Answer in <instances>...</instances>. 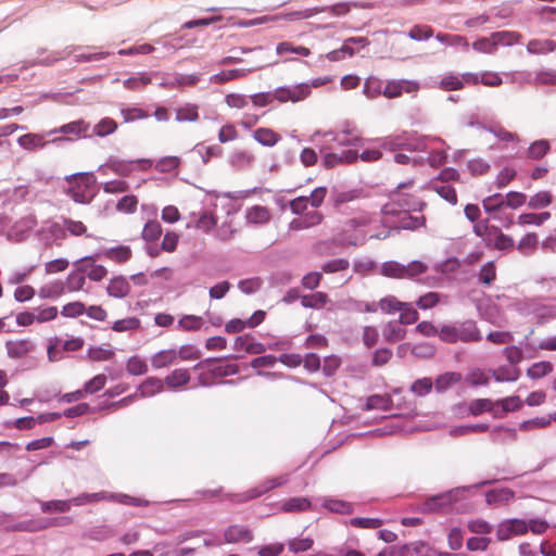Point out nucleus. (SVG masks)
<instances>
[{
  "instance_id": "nucleus-1",
  "label": "nucleus",
  "mask_w": 556,
  "mask_h": 556,
  "mask_svg": "<svg viewBox=\"0 0 556 556\" xmlns=\"http://www.w3.org/2000/svg\"><path fill=\"white\" fill-rule=\"evenodd\" d=\"M66 194L76 203L87 204L93 197L94 176L91 173H77L65 177Z\"/></svg>"
},
{
  "instance_id": "nucleus-2",
  "label": "nucleus",
  "mask_w": 556,
  "mask_h": 556,
  "mask_svg": "<svg viewBox=\"0 0 556 556\" xmlns=\"http://www.w3.org/2000/svg\"><path fill=\"white\" fill-rule=\"evenodd\" d=\"M384 223H389L395 229L416 230L426 226L424 215H412L410 211L397 210L395 203H387L382 207Z\"/></svg>"
},
{
  "instance_id": "nucleus-3",
  "label": "nucleus",
  "mask_w": 556,
  "mask_h": 556,
  "mask_svg": "<svg viewBox=\"0 0 556 556\" xmlns=\"http://www.w3.org/2000/svg\"><path fill=\"white\" fill-rule=\"evenodd\" d=\"M481 339L480 330L472 320H466L458 325H443L440 328V340L445 343L478 342Z\"/></svg>"
},
{
  "instance_id": "nucleus-4",
  "label": "nucleus",
  "mask_w": 556,
  "mask_h": 556,
  "mask_svg": "<svg viewBox=\"0 0 556 556\" xmlns=\"http://www.w3.org/2000/svg\"><path fill=\"white\" fill-rule=\"evenodd\" d=\"M288 481L289 473H283L277 477L268 478L261 482L260 484H257L256 486L251 488L244 492L229 494V500L236 504L245 503L251 500L257 498L276 488L286 484Z\"/></svg>"
},
{
  "instance_id": "nucleus-5",
  "label": "nucleus",
  "mask_w": 556,
  "mask_h": 556,
  "mask_svg": "<svg viewBox=\"0 0 556 556\" xmlns=\"http://www.w3.org/2000/svg\"><path fill=\"white\" fill-rule=\"evenodd\" d=\"M528 533V522L523 519L511 518L497 525L496 538L498 541H508L514 536Z\"/></svg>"
},
{
  "instance_id": "nucleus-6",
  "label": "nucleus",
  "mask_w": 556,
  "mask_h": 556,
  "mask_svg": "<svg viewBox=\"0 0 556 556\" xmlns=\"http://www.w3.org/2000/svg\"><path fill=\"white\" fill-rule=\"evenodd\" d=\"M90 260H92L91 256H85L74 263L75 269L72 270L67 275L66 280L63 281L66 292H76L84 288L86 285L85 271L88 269L86 264H88Z\"/></svg>"
},
{
  "instance_id": "nucleus-7",
  "label": "nucleus",
  "mask_w": 556,
  "mask_h": 556,
  "mask_svg": "<svg viewBox=\"0 0 556 556\" xmlns=\"http://www.w3.org/2000/svg\"><path fill=\"white\" fill-rule=\"evenodd\" d=\"M419 84L415 80H389L382 89V94L386 98L393 99L401 97L403 93L416 94L419 91Z\"/></svg>"
},
{
  "instance_id": "nucleus-8",
  "label": "nucleus",
  "mask_w": 556,
  "mask_h": 556,
  "mask_svg": "<svg viewBox=\"0 0 556 556\" xmlns=\"http://www.w3.org/2000/svg\"><path fill=\"white\" fill-rule=\"evenodd\" d=\"M414 181L409 180L404 184H400L397 186V191L393 193V202L395 205H399V210H407V211H421L426 203L422 202L418 197L414 194H405L402 193L401 190L407 187L413 186Z\"/></svg>"
},
{
  "instance_id": "nucleus-9",
  "label": "nucleus",
  "mask_w": 556,
  "mask_h": 556,
  "mask_svg": "<svg viewBox=\"0 0 556 556\" xmlns=\"http://www.w3.org/2000/svg\"><path fill=\"white\" fill-rule=\"evenodd\" d=\"M311 93V87L306 84H300L294 87H280L276 89L274 94V100L279 102H299L308 97Z\"/></svg>"
},
{
  "instance_id": "nucleus-10",
  "label": "nucleus",
  "mask_w": 556,
  "mask_h": 556,
  "mask_svg": "<svg viewBox=\"0 0 556 556\" xmlns=\"http://www.w3.org/2000/svg\"><path fill=\"white\" fill-rule=\"evenodd\" d=\"M137 165H139L141 169L146 170L152 166V161L149 159H138L132 161L112 160L108 164L109 168L113 173L124 177L129 176L137 168Z\"/></svg>"
},
{
  "instance_id": "nucleus-11",
  "label": "nucleus",
  "mask_w": 556,
  "mask_h": 556,
  "mask_svg": "<svg viewBox=\"0 0 556 556\" xmlns=\"http://www.w3.org/2000/svg\"><path fill=\"white\" fill-rule=\"evenodd\" d=\"M178 358L181 359H191V358H198V355H186L184 351H176V350H163L154 354L151 358V364L155 369H161L164 367H167L174 363L177 362Z\"/></svg>"
},
{
  "instance_id": "nucleus-12",
  "label": "nucleus",
  "mask_w": 556,
  "mask_h": 556,
  "mask_svg": "<svg viewBox=\"0 0 556 556\" xmlns=\"http://www.w3.org/2000/svg\"><path fill=\"white\" fill-rule=\"evenodd\" d=\"M5 349L10 358L21 359L27 357L35 350V344L30 339L9 340L5 343Z\"/></svg>"
},
{
  "instance_id": "nucleus-13",
  "label": "nucleus",
  "mask_w": 556,
  "mask_h": 556,
  "mask_svg": "<svg viewBox=\"0 0 556 556\" xmlns=\"http://www.w3.org/2000/svg\"><path fill=\"white\" fill-rule=\"evenodd\" d=\"M254 538L253 531L243 525L229 526L224 532L226 543H250Z\"/></svg>"
},
{
  "instance_id": "nucleus-14",
  "label": "nucleus",
  "mask_w": 556,
  "mask_h": 556,
  "mask_svg": "<svg viewBox=\"0 0 556 556\" xmlns=\"http://www.w3.org/2000/svg\"><path fill=\"white\" fill-rule=\"evenodd\" d=\"M50 231L51 233H56V231H67L71 236L74 237L89 236L87 233V226L83 222L74 220L72 218H63L62 226L59 224H53L50 228ZM63 237H65V233H63Z\"/></svg>"
},
{
  "instance_id": "nucleus-15",
  "label": "nucleus",
  "mask_w": 556,
  "mask_h": 556,
  "mask_svg": "<svg viewBox=\"0 0 556 556\" xmlns=\"http://www.w3.org/2000/svg\"><path fill=\"white\" fill-rule=\"evenodd\" d=\"M252 138L263 147L273 148L281 140V135L269 127H260L252 132Z\"/></svg>"
},
{
  "instance_id": "nucleus-16",
  "label": "nucleus",
  "mask_w": 556,
  "mask_h": 556,
  "mask_svg": "<svg viewBox=\"0 0 556 556\" xmlns=\"http://www.w3.org/2000/svg\"><path fill=\"white\" fill-rule=\"evenodd\" d=\"M456 501L457 494L454 491H448L428 498L425 503V506L428 510H440L450 507Z\"/></svg>"
},
{
  "instance_id": "nucleus-17",
  "label": "nucleus",
  "mask_w": 556,
  "mask_h": 556,
  "mask_svg": "<svg viewBox=\"0 0 556 556\" xmlns=\"http://www.w3.org/2000/svg\"><path fill=\"white\" fill-rule=\"evenodd\" d=\"M131 287L128 280L123 276L114 277L110 280L106 292L113 298H125L130 293Z\"/></svg>"
},
{
  "instance_id": "nucleus-18",
  "label": "nucleus",
  "mask_w": 556,
  "mask_h": 556,
  "mask_svg": "<svg viewBox=\"0 0 556 556\" xmlns=\"http://www.w3.org/2000/svg\"><path fill=\"white\" fill-rule=\"evenodd\" d=\"M515 497L513 490L508 488L494 489L485 493V502L489 505H504Z\"/></svg>"
},
{
  "instance_id": "nucleus-19",
  "label": "nucleus",
  "mask_w": 556,
  "mask_h": 556,
  "mask_svg": "<svg viewBox=\"0 0 556 556\" xmlns=\"http://www.w3.org/2000/svg\"><path fill=\"white\" fill-rule=\"evenodd\" d=\"M255 162V155L249 150H236L230 154L229 163L238 169L251 167Z\"/></svg>"
},
{
  "instance_id": "nucleus-20",
  "label": "nucleus",
  "mask_w": 556,
  "mask_h": 556,
  "mask_svg": "<svg viewBox=\"0 0 556 556\" xmlns=\"http://www.w3.org/2000/svg\"><path fill=\"white\" fill-rule=\"evenodd\" d=\"M400 556H452L450 554H438L434 549L428 547L421 542H415L403 547Z\"/></svg>"
},
{
  "instance_id": "nucleus-21",
  "label": "nucleus",
  "mask_w": 556,
  "mask_h": 556,
  "mask_svg": "<svg viewBox=\"0 0 556 556\" xmlns=\"http://www.w3.org/2000/svg\"><path fill=\"white\" fill-rule=\"evenodd\" d=\"M164 390V381L157 377L147 378L138 388L140 397L153 396Z\"/></svg>"
},
{
  "instance_id": "nucleus-22",
  "label": "nucleus",
  "mask_w": 556,
  "mask_h": 556,
  "mask_svg": "<svg viewBox=\"0 0 556 556\" xmlns=\"http://www.w3.org/2000/svg\"><path fill=\"white\" fill-rule=\"evenodd\" d=\"M522 405H523V402L517 395L507 396L505 399L497 400L496 401V406H501L502 410L501 412H498V410L494 412V417L502 418L507 413L516 412V410L521 409Z\"/></svg>"
},
{
  "instance_id": "nucleus-23",
  "label": "nucleus",
  "mask_w": 556,
  "mask_h": 556,
  "mask_svg": "<svg viewBox=\"0 0 556 556\" xmlns=\"http://www.w3.org/2000/svg\"><path fill=\"white\" fill-rule=\"evenodd\" d=\"M65 293V283L62 280L51 281L38 290V295L41 299H58Z\"/></svg>"
},
{
  "instance_id": "nucleus-24",
  "label": "nucleus",
  "mask_w": 556,
  "mask_h": 556,
  "mask_svg": "<svg viewBox=\"0 0 556 556\" xmlns=\"http://www.w3.org/2000/svg\"><path fill=\"white\" fill-rule=\"evenodd\" d=\"M191 377L190 372L186 368H178L173 370L169 375L165 377L164 384L169 388H179L189 383Z\"/></svg>"
},
{
  "instance_id": "nucleus-25",
  "label": "nucleus",
  "mask_w": 556,
  "mask_h": 556,
  "mask_svg": "<svg viewBox=\"0 0 556 556\" xmlns=\"http://www.w3.org/2000/svg\"><path fill=\"white\" fill-rule=\"evenodd\" d=\"M329 302V296L325 292H315L301 296V304L306 308L320 309Z\"/></svg>"
},
{
  "instance_id": "nucleus-26",
  "label": "nucleus",
  "mask_w": 556,
  "mask_h": 556,
  "mask_svg": "<svg viewBox=\"0 0 556 556\" xmlns=\"http://www.w3.org/2000/svg\"><path fill=\"white\" fill-rule=\"evenodd\" d=\"M496 401L491 399H476L468 404V410L472 416H479L483 413H492L494 415Z\"/></svg>"
},
{
  "instance_id": "nucleus-27",
  "label": "nucleus",
  "mask_w": 556,
  "mask_h": 556,
  "mask_svg": "<svg viewBox=\"0 0 556 556\" xmlns=\"http://www.w3.org/2000/svg\"><path fill=\"white\" fill-rule=\"evenodd\" d=\"M462 380V375L455 371L444 372L437 377L433 386L437 392L441 393L450 389L452 386L458 383Z\"/></svg>"
},
{
  "instance_id": "nucleus-28",
  "label": "nucleus",
  "mask_w": 556,
  "mask_h": 556,
  "mask_svg": "<svg viewBox=\"0 0 556 556\" xmlns=\"http://www.w3.org/2000/svg\"><path fill=\"white\" fill-rule=\"evenodd\" d=\"M199 117V106L197 104L186 103L176 110V121L179 123H194Z\"/></svg>"
},
{
  "instance_id": "nucleus-29",
  "label": "nucleus",
  "mask_w": 556,
  "mask_h": 556,
  "mask_svg": "<svg viewBox=\"0 0 556 556\" xmlns=\"http://www.w3.org/2000/svg\"><path fill=\"white\" fill-rule=\"evenodd\" d=\"M18 144L28 151L41 149L46 146L45 137L39 134H25L17 140Z\"/></svg>"
},
{
  "instance_id": "nucleus-30",
  "label": "nucleus",
  "mask_w": 556,
  "mask_h": 556,
  "mask_svg": "<svg viewBox=\"0 0 556 556\" xmlns=\"http://www.w3.org/2000/svg\"><path fill=\"white\" fill-rule=\"evenodd\" d=\"M103 254L106 258L118 264L128 262L132 256L131 249L127 245H119L108 249Z\"/></svg>"
},
{
  "instance_id": "nucleus-31",
  "label": "nucleus",
  "mask_w": 556,
  "mask_h": 556,
  "mask_svg": "<svg viewBox=\"0 0 556 556\" xmlns=\"http://www.w3.org/2000/svg\"><path fill=\"white\" fill-rule=\"evenodd\" d=\"M406 330L400 323L389 321L383 329V338L389 343L401 341L405 338Z\"/></svg>"
},
{
  "instance_id": "nucleus-32",
  "label": "nucleus",
  "mask_w": 556,
  "mask_h": 556,
  "mask_svg": "<svg viewBox=\"0 0 556 556\" xmlns=\"http://www.w3.org/2000/svg\"><path fill=\"white\" fill-rule=\"evenodd\" d=\"M311 508V501L306 497L298 496L291 497L282 503V510L285 513H299L305 511Z\"/></svg>"
},
{
  "instance_id": "nucleus-33",
  "label": "nucleus",
  "mask_w": 556,
  "mask_h": 556,
  "mask_svg": "<svg viewBox=\"0 0 556 556\" xmlns=\"http://www.w3.org/2000/svg\"><path fill=\"white\" fill-rule=\"evenodd\" d=\"M483 208L490 214H494L493 217L501 219V208L505 205V199L502 194H493L488 197L482 202Z\"/></svg>"
},
{
  "instance_id": "nucleus-34",
  "label": "nucleus",
  "mask_w": 556,
  "mask_h": 556,
  "mask_svg": "<svg viewBox=\"0 0 556 556\" xmlns=\"http://www.w3.org/2000/svg\"><path fill=\"white\" fill-rule=\"evenodd\" d=\"M74 505L73 498L71 500H53L48 502H41L40 508L42 513H66Z\"/></svg>"
},
{
  "instance_id": "nucleus-35",
  "label": "nucleus",
  "mask_w": 556,
  "mask_h": 556,
  "mask_svg": "<svg viewBox=\"0 0 556 556\" xmlns=\"http://www.w3.org/2000/svg\"><path fill=\"white\" fill-rule=\"evenodd\" d=\"M431 189L450 204L455 205L457 203L456 190L450 184L431 182Z\"/></svg>"
},
{
  "instance_id": "nucleus-36",
  "label": "nucleus",
  "mask_w": 556,
  "mask_h": 556,
  "mask_svg": "<svg viewBox=\"0 0 556 556\" xmlns=\"http://www.w3.org/2000/svg\"><path fill=\"white\" fill-rule=\"evenodd\" d=\"M495 50L501 46H511L519 41L520 35L514 31H496L491 34Z\"/></svg>"
},
{
  "instance_id": "nucleus-37",
  "label": "nucleus",
  "mask_w": 556,
  "mask_h": 556,
  "mask_svg": "<svg viewBox=\"0 0 556 556\" xmlns=\"http://www.w3.org/2000/svg\"><path fill=\"white\" fill-rule=\"evenodd\" d=\"M553 369L554 366L551 362L542 361L532 364L527 369V376L531 379H540L551 374Z\"/></svg>"
},
{
  "instance_id": "nucleus-38",
  "label": "nucleus",
  "mask_w": 556,
  "mask_h": 556,
  "mask_svg": "<svg viewBox=\"0 0 556 556\" xmlns=\"http://www.w3.org/2000/svg\"><path fill=\"white\" fill-rule=\"evenodd\" d=\"M270 218L269 211L260 205L252 206L247 212V219L251 224H266Z\"/></svg>"
},
{
  "instance_id": "nucleus-39",
  "label": "nucleus",
  "mask_w": 556,
  "mask_h": 556,
  "mask_svg": "<svg viewBox=\"0 0 556 556\" xmlns=\"http://www.w3.org/2000/svg\"><path fill=\"white\" fill-rule=\"evenodd\" d=\"M110 493L105 491L97 492V493H83L76 497H73V502L75 506H83L90 503H97L100 501H109Z\"/></svg>"
},
{
  "instance_id": "nucleus-40",
  "label": "nucleus",
  "mask_w": 556,
  "mask_h": 556,
  "mask_svg": "<svg viewBox=\"0 0 556 556\" xmlns=\"http://www.w3.org/2000/svg\"><path fill=\"white\" fill-rule=\"evenodd\" d=\"M138 197L135 194H127L121 198L116 203V210L123 214H132L138 207Z\"/></svg>"
},
{
  "instance_id": "nucleus-41",
  "label": "nucleus",
  "mask_w": 556,
  "mask_h": 556,
  "mask_svg": "<svg viewBox=\"0 0 556 556\" xmlns=\"http://www.w3.org/2000/svg\"><path fill=\"white\" fill-rule=\"evenodd\" d=\"M439 88L444 91L462 90L464 88V83L460 76L455 74H447L441 78Z\"/></svg>"
},
{
  "instance_id": "nucleus-42",
  "label": "nucleus",
  "mask_w": 556,
  "mask_h": 556,
  "mask_svg": "<svg viewBox=\"0 0 556 556\" xmlns=\"http://www.w3.org/2000/svg\"><path fill=\"white\" fill-rule=\"evenodd\" d=\"M381 273L386 277L395 278V279H405V265H402L397 262H386L381 267Z\"/></svg>"
},
{
  "instance_id": "nucleus-43",
  "label": "nucleus",
  "mask_w": 556,
  "mask_h": 556,
  "mask_svg": "<svg viewBox=\"0 0 556 556\" xmlns=\"http://www.w3.org/2000/svg\"><path fill=\"white\" fill-rule=\"evenodd\" d=\"M109 501L116 502V503H119L123 505L137 506V507L147 506L149 504L148 501H146V500L130 496V495L124 494V493H110Z\"/></svg>"
},
{
  "instance_id": "nucleus-44",
  "label": "nucleus",
  "mask_w": 556,
  "mask_h": 556,
  "mask_svg": "<svg viewBox=\"0 0 556 556\" xmlns=\"http://www.w3.org/2000/svg\"><path fill=\"white\" fill-rule=\"evenodd\" d=\"M126 370L129 375L141 376L148 371V364L139 356H131L126 363Z\"/></svg>"
},
{
  "instance_id": "nucleus-45",
  "label": "nucleus",
  "mask_w": 556,
  "mask_h": 556,
  "mask_svg": "<svg viewBox=\"0 0 556 556\" xmlns=\"http://www.w3.org/2000/svg\"><path fill=\"white\" fill-rule=\"evenodd\" d=\"M92 260L88 262L87 267L88 269L85 271L87 274V277L92 281H101L104 279L108 275V269L103 265L96 264L94 256H91Z\"/></svg>"
},
{
  "instance_id": "nucleus-46",
  "label": "nucleus",
  "mask_w": 556,
  "mask_h": 556,
  "mask_svg": "<svg viewBox=\"0 0 556 556\" xmlns=\"http://www.w3.org/2000/svg\"><path fill=\"white\" fill-rule=\"evenodd\" d=\"M551 213L543 212L540 214L536 213H523L518 217V224L520 225H542L545 220L549 219Z\"/></svg>"
},
{
  "instance_id": "nucleus-47",
  "label": "nucleus",
  "mask_w": 556,
  "mask_h": 556,
  "mask_svg": "<svg viewBox=\"0 0 556 556\" xmlns=\"http://www.w3.org/2000/svg\"><path fill=\"white\" fill-rule=\"evenodd\" d=\"M287 545L291 553L298 554L309 551L314 545V540L311 538H294L289 540Z\"/></svg>"
},
{
  "instance_id": "nucleus-48",
  "label": "nucleus",
  "mask_w": 556,
  "mask_h": 556,
  "mask_svg": "<svg viewBox=\"0 0 556 556\" xmlns=\"http://www.w3.org/2000/svg\"><path fill=\"white\" fill-rule=\"evenodd\" d=\"M528 51L531 53H548L556 49V42L549 39L529 41Z\"/></svg>"
},
{
  "instance_id": "nucleus-49",
  "label": "nucleus",
  "mask_w": 556,
  "mask_h": 556,
  "mask_svg": "<svg viewBox=\"0 0 556 556\" xmlns=\"http://www.w3.org/2000/svg\"><path fill=\"white\" fill-rule=\"evenodd\" d=\"M202 325H203L202 317L195 316V315H184L178 320V327L185 331H197V330L201 329Z\"/></svg>"
},
{
  "instance_id": "nucleus-50",
  "label": "nucleus",
  "mask_w": 556,
  "mask_h": 556,
  "mask_svg": "<svg viewBox=\"0 0 556 556\" xmlns=\"http://www.w3.org/2000/svg\"><path fill=\"white\" fill-rule=\"evenodd\" d=\"M552 200L549 191H540L530 198L528 206L533 210L544 208L552 203Z\"/></svg>"
},
{
  "instance_id": "nucleus-51",
  "label": "nucleus",
  "mask_w": 556,
  "mask_h": 556,
  "mask_svg": "<svg viewBox=\"0 0 556 556\" xmlns=\"http://www.w3.org/2000/svg\"><path fill=\"white\" fill-rule=\"evenodd\" d=\"M115 356V352L111 348L94 346L88 351V357L93 362L110 361Z\"/></svg>"
},
{
  "instance_id": "nucleus-52",
  "label": "nucleus",
  "mask_w": 556,
  "mask_h": 556,
  "mask_svg": "<svg viewBox=\"0 0 556 556\" xmlns=\"http://www.w3.org/2000/svg\"><path fill=\"white\" fill-rule=\"evenodd\" d=\"M141 325V321L137 317H127L114 321L112 329L116 332L132 331L137 330Z\"/></svg>"
},
{
  "instance_id": "nucleus-53",
  "label": "nucleus",
  "mask_w": 556,
  "mask_h": 556,
  "mask_svg": "<svg viewBox=\"0 0 556 556\" xmlns=\"http://www.w3.org/2000/svg\"><path fill=\"white\" fill-rule=\"evenodd\" d=\"M551 146L547 140H538L531 143L528 149V156L533 160H540L549 151Z\"/></svg>"
},
{
  "instance_id": "nucleus-54",
  "label": "nucleus",
  "mask_w": 556,
  "mask_h": 556,
  "mask_svg": "<svg viewBox=\"0 0 556 556\" xmlns=\"http://www.w3.org/2000/svg\"><path fill=\"white\" fill-rule=\"evenodd\" d=\"M467 529L475 534L486 535L493 530V527L484 519L477 518L467 522Z\"/></svg>"
},
{
  "instance_id": "nucleus-55",
  "label": "nucleus",
  "mask_w": 556,
  "mask_h": 556,
  "mask_svg": "<svg viewBox=\"0 0 556 556\" xmlns=\"http://www.w3.org/2000/svg\"><path fill=\"white\" fill-rule=\"evenodd\" d=\"M116 129L117 123L110 117H104L93 127V134L99 137H104L113 134Z\"/></svg>"
},
{
  "instance_id": "nucleus-56",
  "label": "nucleus",
  "mask_w": 556,
  "mask_h": 556,
  "mask_svg": "<svg viewBox=\"0 0 556 556\" xmlns=\"http://www.w3.org/2000/svg\"><path fill=\"white\" fill-rule=\"evenodd\" d=\"M108 378L104 374H99L92 377L90 380L85 382L84 391L87 394H94L101 391L106 384Z\"/></svg>"
},
{
  "instance_id": "nucleus-57",
  "label": "nucleus",
  "mask_w": 556,
  "mask_h": 556,
  "mask_svg": "<svg viewBox=\"0 0 556 556\" xmlns=\"http://www.w3.org/2000/svg\"><path fill=\"white\" fill-rule=\"evenodd\" d=\"M433 387L434 386H433V381L431 380V378L425 377L421 379H417L410 386V391L417 396H426L432 391Z\"/></svg>"
},
{
  "instance_id": "nucleus-58",
  "label": "nucleus",
  "mask_w": 556,
  "mask_h": 556,
  "mask_svg": "<svg viewBox=\"0 0 556 556\" xmlns=\"http://www.w3.org/2000/svg\"><path fill=\"white\" fill-rule=\"evenodd\" d=\"M162 235V226L157 220H149L142 230V238L146 241H155Z\"/></svg>"
},
{
  "instance_id": "nucleus-59",
  "label": "nucleus",
  "mask_w": 556,
  "mask_h": 556,
  "mask_svg": "<svg viewBox=\"0 0 556 556\" xmlns=\"http://www.w3.org/2000/svg\"><path fill=\"white\" fill-rule=\"evenodd\" d=\"M403 303L404 302L399 301L395 296L388 295L379 301L378 306L383 313L391 314L403 308Z\"/></svg>"
},
{
  "instance_id": "nucleus-60",
  "label": "nucleus",
  "mask_w": 556,
  "mask_h": 556,
  "mask_svg": "<svg viewBox=\"0 0 556 556\" xmlns=\"http://www.w3.org/2000/svg\"><path fill=\"white\" fill-rule=\"evenodd\" d=\"M491 542V538L488 536H471L466 542V548L470 552H484Z\"/></svg>"
},
{
  "instance_id": "nucleus-61",
  "label": "nucleus",
  "mask_w": 556,
  "mask_h": 556,
  "mask_svg": "<svg viewBox=\"0 0 556 556\" xmlns=\"http://www.w3.org/2000/svg\"><path fill=\"white\" fill-rule=\"evenodd\" d=\"M399 312L400 314V324L404 325H410L418 320L419 314L418 312L412 306L410 303H403V308H401Z\"/></svg>"
},
{
  "instance_id": "nucleus-62",
  "label": "nucleus",
  "mask_w": 556,
  "mask_h": 556,
  "mask_svg": "<svg viewBox=\"0 0 556 556\" xmlns=\"http://www.w3.org/2000/svg\"><path fill=\"white\" fill-rule=\"evenodd\" d=\"M441 301V294L438 292H428L421 296L416 302V305L420 309H429L437 306Z\"/></svg>"
},
{
  "instance_id": "nucleus-63",
  "label": "nucleus",
  "mask_w": 556,
  "mask_h": 556,
  "mask_svg": "<svg viewBox=\"0 0 556 556\" xmlns=\"http://www.w3.org/2000/svg\"><path fill=\"white\" fill-rule=\"evenodd\" d=\"M179 165L180 159L178 156H165L156 162L155 168L160 173H170L177 169Z\"/></svg>"
},
{
  "instance_id": "nucleus-64",
  "label": "nucleus",
  "mask_w": 556,
  "mask_h": 556,
  "mask_svg": "<svg viewBox=\"0 0 556 556\" xmlns=\"http://www.w3.org/2000/svg\"><path fill=\"white\" fill-rule=\"evenodd\" d=\"M85 304L83 302L75 301L65 304L61 309V314L64 317L75 318L85 314Z\"/></svg>"
}]
</instances>
